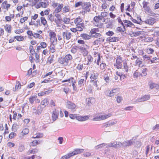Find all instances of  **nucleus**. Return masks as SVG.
<instances>
[{
    "label": "nucleus",
    "instance_id": "obj_1",
    "mask_svg": "<svg viewBox=\"0 0 159 159\" xmlns=\"http://www.w3.org/2000/svg\"><path fill=\"white\" fill-rule=\"evenodd\" d=\"M74 23L78 31H81L83 30V28L84 27V23L83 22L82 18L78 17L74 20Z\"/></svg>",
    "mask_w": 159,
    "mask_h": 159
},
{
    "label": "nucleus",
    "instance_id": "obj_2",
    "mask_svg": "<svg viewBox=\"0 0 159 159\" xmlns=\"http://www.w3.org/2000/svg\"><path fill=\"white\" fill-rule=\"evenodd\" d=\"M111 114L108 113V114H105L103 115L98 114L96 115L93 119L94 121H98L102 120H104L111 116Z\"/></svg>",
    "mask_w": 159,
    "mask_h": 159
},
{
    "label": "nucleus",
    "instance_id": "obj_3",
    "mask_svg": "<svg viewBox=\"0 0 159 159\" xmlns=\"http://www.w3.org/2000/svg\"><path fill=\"white\" fill-rule=\"evenodd\" d=\"M52 6L55 9L53 12L59 13L61 11L63 5L53 1L52 2Z\"/></svg>",
    "mask_w": 159,
    "mask_h": 159
},
{
    "label": "nucleus",
    "instance_id": "obj_4",
    "mask_svg": "<svg viewBox=\"0 0 159 159\" xmlns=\"http://www.w3.org/2000/svg\"><path fill=\"white\" fill-rule=\"evenodd\" d=\"M66 107L68 110L74 112L76 111L77 108L76 105L72 102L67 101L66 102Z\"/></svg>",
    "mask_w": 159,
    "mask_h": 159
},
{
    "label": "nucleus",
    "instance_id": "obj_5",
    "mask_svg": "<svg viewBox=\"0 0 159 159\" xmlns=\"http://www.w3.org/2000/svg\"><path fill=\"white\" fill-rule=\"evenodd\" d=\"M49 5V2L47 0H43L39 1V3L35 5V7L36 8H39L41 7L46 8Z\"/></svg>",
    "mask_w": 159,
    "mask_h": 159
},
{
    "label": "nucleus",
    "instance_id": "obj_6",
    "mask_svg": "<svg viewBox=\"0 0 159 159\" xmlns=\"http://www.w3.org/2000/svg\"><path fill=\"white\" fill-rule=\"evenodd\" d=\"M122 143L120 142L115 141L107 144V148L112 147L115 148H117L122 146Z\"/></svg>",
    "mask_w": 159,
    "mask_h": 159
},
{
    "label": "nucleus",
    "instance_id": "obj_7",
    "mask_svg": "<svg viewBox=\"0 0 159 159\" xmlns=\"http://www.w3.org/2000/svg\"><path fill=\"white\" fill-rule=\"evenodd\" d=\"M78 48L84 56H86L88 55V51L87 50L89 49V47L87 45L84 44L83 46H79Z\"/></svg>",
    "mask_w": 159,
    "mask_h": 159
},
{
    "label": "nucleus",
    "instance_id": "obj_8",
    "mask_svg": "<svg viewBox=\"0 0 159 159\" xmlns=\"http://www.w3.org/2000/svg\"><path fill=\"white\" fill-rule=\"evenodd\" d=\"M119 91V89L116 88L113 89L111 90H107L105 93L109 97H111L114 96L115 93H118Z\"/></svg>",
    "mask_w": 159,
    "mask_h": 159
},
{
    "label": "nucleus",
    "instance_id": "obj_9",
    "mask_svg": "<svg viewBox=\"0 0 159 159\" xmlns=\"http://www.w3.org/2000/svg\"><path fill=\"white\" fill-rule=\"evenodd\" d=\"M62 35L63 39L64 40H69L72 36L71 33L67 30L62 32Z\"/></svg>",
    "mask_w": 159,
    "mask_h": 159
},
{
    "label": "nucleus",
    "instance_id": "obj_10",
    "mask_svg": "<svg viewBox=\"0 0 159 159\" xmlns=\"http://www.w3.org/2000/svg\"><path fill=\"white\" fill-rule=\"evenodd\" d=\"M145 42H151L153 40V38L149 37L147 35L146 36H140V40Z\"/></svg>",
    "mask_w": 159,
    "mask_h": 159
},
{
    "label": "nucleus",
    "instance_id": "obj_11",
    "mask_svg": "<svg viewBox=\"0 0 159 159\" xmlns=\"http://www.w3.org/2000/svg\"><path fill=\"white\" fill-rule=\"evenodd\" d=\"M66 82H69V83H72V86L73 88V90L75 91L76 90V87L75 84L76 83V82H75V80H74L73 78H70L67 80H63L62 81V83Z\"/></svg>",
    "mask_w": 159,
    "mask_h": 159
},
{
    "label": "nucleus",
    "instance_id": "obj_12",
    "mask_svg": "<svg viewBox=\"0 0 159 159\" xmlns=\"http://www.w3.org/2000/svg\"><path fill=\"white\" fill-rule=\"evenodd\" d=\"M122 60L121 57L120 56H118L116 60V66L117 69L120 68L122 67Z\"/></svg>",
    "mask_w": 159,
    "mask_h": 159
},
{
    "label": "nucleus",
    "instance_id": "obj_13",
    "mask_svg": "<svg viewBox=\"0 0 159 159\" xmlns=\"http://www.w3.org/2000/svg\"><path fill=\"white\" fill-rule=\"evenodd\" d=\"M49 36L51 42L53 43L57 41V39L56 37V34L53 32L52 31L49 33Z\"/></svg>",
    "mask_w": 159,
    "mask_h": 159
},
{
    "label": "nucleus",
    "instance_id": "obj_14",
    "mask_svg": "<svg viewBox=\"0 0 159 159\" xmlns=\"http://www.w3.org/2000/svg\"><path fill=\"white\" fill-rule=\"evenodd\" d=\"M65 63V66L68 65L72 59V56L70 54H67L64 57Z\"/></svg>",
    "mask_w": 159,
    "mask_h": 159
},
{
    "label": "nucleus",
    "instance_id": "obj_15",
    "mask_svg": "<svg viewBox=\"0 0 159 159\" xmlns=\"http://www.w3.org/2000/svg\"><path fill=\"white\" fill-rule=\"evenodd\" d=\"M89 118V117L88 116H77L76 117V119L80 121H84L88 120Z\"/></svg>",
    "mask_w": 159,
    "mask_h": 159
},
{
    "label": "nucleus",
    "instance_id": "obj_16",
    "mask_svg": "<svg viewBox=\"0 0 159 159\" xmlns=\"http://www.w3.org/2000/svg\"><path fill=\"white\" fill-rule=\"evenodd\" d=\"M11 5L10 4L8 3L7 1L3 2L2 5V8L3 9L6 10L7 11L10 8Z\"/></svg>",
    "mask_w": 159,
    "mask_h": 159
},
{
    "label": "nucleus",
    "instance_id": "obj_17",
    "mask_svg": "<svg viewBox=\"0 0 159 159\" xmlns=\"http://www.w3.org/2000/svg\"><path fill=\"white\" fill-rule=\"evenodd\" d=\"M29 129L27 128H25L20 133V138L22 139L24 137V135H26L29 133Z\"/></svg>",
    "mask_w": 159,
    "mask_h": 159
},
{
    "label": "nucleus",
    "instance_id": "obj_18",
    "mask_svg": "<svg viewBox=\"0 0 159 159\" xmlns=\"http://www.w3.org/2000/svg\"><path fill=\"white\" fill-rule=\"evenodd\" d=\"M84 150L83 149H76L74 151L70 153L72 156L80 154L83 152Z\"/></svg>",
    "mask_w": 159,
    "mask_h": 159
},
{
    "label": "nucleus",
    "instance_id": "obj_19",
    "mask_svg": "<svg viewBox=\"0 0 159 159\" xmlns=\"http://www.w3.org/2000/svg\"><path fill=\"white\" fill-rule=\"evenodd\" d=\"M58 111L56 110H55L53 111L52 116V118L53 121H55L58 118Z\"/></svg>",
    "mask_w": 159,
    "mask_h": 159
},
{
    "label": "nucleus",
    "instance_id": "obj_20",
    "mask_svg": "<svg viewBox=\"0 0 159 159\" xmlns=\"http://www.w3.org/2000/svg\"><path fill=\"white\" fill-rule=\"evenodd\" d=\"M91 7V5L89 3H84L83 7V9L85 11L89 12L90 11V7Z\"/></svg>",
    "mask_w": 159,
    "mask_h": 159
},
{
    "label": "nucleus",
    "instance_id": "obj_21",
    "mask_svg": "<svg viewBox=\"0 0 159 159\" xmlns=\"http://www.w3.org/2000/svg\"><path fill=\"white\" fill-rule=\"evenodd\" d=\"M156 20L155 18H152L146 20L145 21V22L146 23L152 25L156 22Z\"/></svg>",
    "mask_w": 159,
    "mask_h": 159
},
{
    "label": "nucleus",
    "instance_id": "obj_22",
    "mask_svg": "<svg viewBox=\"0 0 159 159\" xmlns=\"http://www.w3.org/2000/svg\"><path fill=\"white\" fill-rule=\"evenodd\" d=\"M150 96L149 95H145L142 96L140 98V101L144 102L149 100L150 98Z\"/></svg>",
    "mask_w": 159,
    "mask_h": 159
},
{
    "label": "nucleus",
    "instance_id": "obj_23",
    "mask_svg": "<svg viewBox=\"0 0 159 159\" xmlns=\"http://www.w3.org/2000/svg\"><path fill=\"white\" fill-rule=\"evenodd\" d=\"M100 15L101 16L102 18L103 19V20L102 22H105L106 23V19L105 18V17L107 16H108V13L107 12H101Z\"/></svg>",
    "mask_w": 159,
    "mask_h": 159
},
{
    "label": "nucleus",
    "instance_id": "obj_24",
    "mask_svg": "<svg viewBox=\"0 0 159 159\" xmlns=\"http://www.w3.org/2000/svg\"><path fill=\"white\" fill-rule=\"evenodd\" d=\"M94 20L97 23H99L100 21L103 20V19L102 18L101 15L98 16H96L93 18Z\"/></svg>",
    "mask_w": 159,
    "mask_h": 159
},
{
    "label": "nucleus",
    "instance_id": "obj_25",
    "mask_svg": "<svg viewBox=\"0 0 159 159\" xmlns=\"http://www.w3.org/2000/svg\"><path fill=\"white\" fill-rule=\"evenodd\" d=\"M86 101L87 103L90 105L94 102L95 99L93 98H88L86 99Z\"/></svg>",
    "mask_w": 159,
    "mask_h": 159
},
{
    "label": "nucleus",
    "instance_id": "obj_26",
    "mask_svg": "<svg viewBox=\"0 0 159 159\" xmlns=\"http://www.w3.org/2000/svg\"><path fill=\"white\" fill-rule=\"evenodd\" d=\"M98 74L97 72H93L92 73L90 76V78L91 79L96 80L97 79Z\"/></svg>",
    "mask_w": 159,
    "mask_h": 159
},
{
    "label": "nucleus",
    "instance_id": "obj_27",
    "mask_svg": "<svg viewBox=\"0 0 159 159\" xmlns=\"http://www.w3.org/2000/svg\"><path fill=\"white\" fill-rule=\"evenodd\" d=\"M21 85L19 82H17L16 84L15 88H13V90L14 91H16L18 90L19 89L21 88Z\"/></svg>",
    "mask_w": 159,
    "mask_h": 159
},
{
    "label": "nucleus",
    "instance_id": "obj_28",
    "mask_svg": "<svg viewBox=\"0 0 159 159\" xmlns=\"http://www.w3.org/2000/svg\"><path fill=\"white\" fill-rule=\"evenodd\" d=\"M132 143V140H130L129 141H127L124 142L122 143V146L123 147L129 146Z\"/></svg>",
    "mask_w": 159,
    "mask_h": 159
},
{
    "label": "nucleus",
    "instance_id": "obj_29",
    "mask_svg": "<svg viewBox=\"0 0 159 159\" xmlns=\"http://www.w3.org/2000/svg\"><path fill=\"white\" fill-rule=\"evenodd\" d=\"M19 124H17L16 123H14L12 127V130L14 132L16 131L19 128Z\"/></svg>",
    "mask_w": 159,
    "mask_h": 159
},
{
    "label": "nucleus",
    "instance_id": "obj_30",
    "mask_svg": "<svg viewBox=\"0 0 159 159\" xmlns=\"http://www.w3.org/2000/svg\"><path fill=\"white\" fill-rule=\"evenodd\" d=\"M62 9L63 13H66L70 11V8L68 6H66L62 7Z\"/></svg>",
    "mask_w": 159,
    "mask_h": 159
},
{
    "label": "nucleus",
    "instance_id": "obj_31",
    "mask_svg": "<svg viewBox=\"0 0 159 159\" xmlns=\"http://www.w3.org/2000/svg\"><path fill=\"white\" fill-rule=\"evenodd\" d=\"M4 28L8 33H11V26L10 25H6L4 26Z\"/></svg>",
    "mask_w": 159,
    "mask_h": 159
},
{
    "label": "nucleus",
    "instance_id": "obj_32",
    "mask_svg": "<svg viewBox=\"0 0 159 159\" xmlns=\"http://www.w3.org/2000/svg\"><path fill=\"white\" fill-rule=\"evenodd\" d=\"M81 36L83 38V39L86 40L89 39L91 38V36H90L85 34H81Z\"/></svg>",
    "mask_w": 159,
    "mask_h": 159
},
{
    "label": "nucleus",
    "instance_id": "obj_33",
    "mask_svg": "<svg viewBox=\"0 0 159 159\" xmlns=\"http://www.w3.org/2000/svg\"><path fill=\"white\" fill-rule=\"evenodd\" d=\"M37 98V96H31L29 99V101L30 103L33 104L34 101L36 100V98Z\"/></svg>",
    "mask_w": 159,
    "mask_h": 159
},
{
    "label": "nucleus",
    "instance_id": "obj_34",
    "mask_svg": "<svg viewBox=\"0 0 159 159\" xmlns=\"http://www.w3.org/2000/svg\"><path fill=\"white\" fill-rule=\"evenodd\" d=\"M90 82L92 83L93 85L96 88L97 90H99V88L98 87L97 83L98 82V80H91Z\"/></svg>",
    "mask_w": 159,
    "mask_h": 159
},
{
    "label": "nucleus",
    "instance_id": "obj_35",
    "mask_svg": "<svg viewBox=\"0 0 159 159\" xmlns=\"http://www.w3.org/2000/svg\"><path fill=\"white\" fill-rule=\"evenodd\" d=\"M86 82V80H85L84 79H81L78 82V85L79 87H81L84 86V83Z\"/></svg>",
    "mask_w": 159,
    "mask_h": 159
},
{
    "label": "nucleus",
    "instance_id": "obj_36",
    "mask_svg": "<svg viewBox=\"0 0 159 159\" xmlns=\"http://www.w3.org/2000/svg\"><path fill=\"white\" fill-rule=\"evenodd\" d=\"M43 134L40 133H37L36 134L34 135V136L32 138H42L43 137Z\"/></svg>",
    "mask_w": 159,
    "mask_h": 159
},
{
    "label": "nucleus",
    "instance_id": "obj_37",
    "mask_svg": "<svg viewBox=\"0 0 159 159\" xmlns=\"http://www.w3.org/2000/svg\"><path fill=\"white\" fill-rule=\"evenodd\" d=\"M41 23L44 26H48L47 24V21L45 19V18L43 17H41Z\"/></svg>",
    "mask_w": 159,
    "mask_h": 159
},
{
    "label": "nucleus",
    "instance_id": "obj_38",
    "mask_svg": "<svg viewBox=\"0 0 159 159\" xmlns=\"http://www.w3.org/2000/svg\"><path fill=\"white\" fill-rule=\"evenodd\" d=\"M50 52L52 53L55 52L56 51L55 46L53 44H52L50 46Z\"/></svg>",
    "mask_w": 159,
    "mask_h": 159
},
{
    "label": "nucleus",
    "instance_id": "obj_39",
    "mask_svg": "<svg viewBox=\"0 0 159 159\" xmlns=\"http://www.w3.org/2000/svg\"><path fill=\"white\" fill-rule=\"evenodd\" d=\"M55 16L57 18L58 21H60L61 20V15L58 13L53 12Z\"/></svg>",
    "mask_w": 159,
    "mask_h": 159
},
{
    "label": "nucleus",
    "instance_id": "obj_40",
    "mask_svg": "<svg viewBox=\"0 0 159 159\" xmlns=\"http://www.w3.org/2000/svg\"><path fill=\"white\" fill-rule=\"evenodd\" d=\"M71 157L72 156L71 153H69L61 157V159H68Z\"/></svg>",
    "mask_w": 159,
    "mask_h": 159
},
{
    "label": "nucleus",
    "instance_id": "obj_41",
    "mask_svg": "<svg viewBox=\"0 0 159 159\" xmlns=\"http://www.w3.org/2000/svg\"><path fill=\"white\" fill-rule=\"evenodd\" d=\"M139 75V71L138 69L136 70L134 72L133 76L134 78H138Z\"/></svg>",
    "mask_w": 159,
    "mask_h": 159
},
{
    "label": "nucleus",
    "instance_id": "obj_42",
    "mask_svg": "<svg viewBox=\"0 0 159 159\" xmlns=\"http://www.w3.org/2000/svg\"><path fill=\"white\" fill-rule=\"evenodd\" d=\"M58 61L60 64H63L64 66H65V63L64 60V57H60L58 59Z\"/></svg>",
    "mask_w": 159,
    "mask_h": 159
},
{
    "label": "nucleus",
    "instance_id": "obj_43",
    "mask_svg": "<svg viewBox=\"0 0 159 159\" xmlns=\"http://www.w3.org/2000/svg\"><path fill=\"white\" fill-rule=\"evenodd\" d=\"M87 59L88 60V62L87 65H89L92 62L93 58L90 55H89L87 57Z\"/></svg>",
    "mask_w": 159,
    "mask_h": 159
},
{
    "label": "nucleus",
    "instance_id": "obj_44",
    "mask_svg": "<svg viewBox=\"0 0 159 159\" xmlns=\"http://www.w3.org/2000/svg\"><path fill=\"white\" fill-rule=\"evenodd\" d=\"M38 144V141L36 140H35L34 141H33L32 142L30 143V146L34 147L37 145Z\"/></svg>",
    "mask_w": 159,
    "mask_h": 159
},
{
    "label": "nucleus",
    "instance_id": "obj_45",
    "mask_svg": "<svg viewBox=\"0 0 159 159\" xmlns=\"http://www.w3.org/2000/svg\"><path fill=\"white\" fill-rule=\"evenodd\" d=\"M62 20L65 24H68L70 22V19L68 18L64 17L63 18Z\"/></svg>",
    "mask_w": 159,
    "mask_h": 159
},
{
    "label": "nucleus",
    "instance_id": "obj_46",
    "mask_svg": "<svg viewBox=\"0 0 159 159\" xmlns=\"http://www.w3.org/2000/svg\"><path fill=\"white\" fill-rule=\"evenodd\" d=\"M14 38L19 41H22L24 40V38L23 36H15Z\"/></svg>",
    "mask_w": 159,
    "mask_h": 159
},
{
    "label": "nucleus",
    "instance_id": "obj_47",
    "mask_svg": "<svg viewBox=\"0 0 159 159\" xmlns=\"http://www.w3.org/2000/svg\"><path fill=\"white\" fill-rule=\"evenodd\" d=\"M48 103V100L47 99L45 98L41 102V104L43 105H47Z\"/></svg>",
    "mask_w": 159,
    "mask_h": 159
},
{
    "label": "nucleus",
    "instance_id": "obj_48",
    "mask_svg": "<svg viewBox=\"0 0 159 159\" xmlns=\"http://www.w3.org/2000/svg\"><path fill=\"white\" fill-rule=\"evenodd\" d=\"M28 19V17L25 16L21 18L20 20V22L22 23L26 21Z\"/></svg>",
    "mask_w": 159,
    "mask_h": 159
},
{
    "label": "nucleus",
    "instance_id": "obj_49",
    "mask_svg": "<svg viewBox=\"0 0 159 159\" xmlns=\"http://www.w3.org/2000/svg\"><path fill=\"white\" fill-rule=\"evenodd\" d=\"M38 150L37 149H34L32 150H30L29 151L28 153L29 154L31 153H35L38 152Z\"/></svg>",
    "mask_w": 159,
    "mask_h": 159
},
{
    "label": "nucleus",
    "instance_id": "obj_50",
    "mask_svg": "<svg viewBox=\"0 0 159 159\" xmlns=\"http://www.w3.org/2000/svg\"><path fill=\"white\" fill-rule=\"evenodd\" d=\"M146 70V68H144L142 70V73L140 74L141 76H144L147 75Z\"/></svg>",
    "mask_w": 159,
    "mask_h": 159
},
{
    "label": "nucleus",
    "instance_id": "obj_51",
    "mask_svg": "<svg viewBox=\"0 0 159 159\" xmlns=\"http://www.w3.org/2000/svg\"><path fill=\"white\" fill-rule=\"evenodd\" d=\"M107 144H106L105 143H102L96 146L95 147V148L96 149H98L99 148H101L105 146H106V147H107Z\"/></svg>",
    "mask_w": 159,
    "mask_h": 159
},
{
    "label": "nucleus",
    "instance_id": "obj_52",
    "mask_svg": "<svg viewBox=\"0 0 159 159\" xmlns=\"http://www.w3.org/2000/svg\"><path fill=\"white\" fill-rule=\"evenodd\" d=\"M48 20L51 22H52L54 20V17L52 14H51L48 16Z\"/></svg>",
    "mask_w": 159,
    "mask_h": 159
},
{
    "label": "nucleus",
    "instance_id": "obj_53",
    "mask_svg": "<svg viewBox=\"0 0 159 159\" xmlns=\"http://www.w3.org/2000/svg\"><path fill=\"white\" fill-rule=\"evenodd\" d=\"M143 7L144 8L145 10L146 11V13L147 14L148 12H149V11H151V10L150 9L149 7H147L145 5H143Z\"/></svg>",
    "mask_w": 159,
    "mask_h": 159
},
{
    "label": "nucleus",
    "instance_id": "obj_54",
    "mask_svg": "<svg viewBox=\"0 0 159 159\" xmlns=\"http://www.w3.org/2000/svg\"><path fill=\"white\" fill-rule=\"evenodd\" d=\"M83 3L82 2H79L76 3L75 4V7H78L80 6H83Z\"/></svg>",
    "mask_w": 159,
    "mask_h": 159
},
{
    "label": "nucleus",
    "instance_id": "obj_55",
    "mask_svg": "<svg viewBox=\"0 0 159 159\" xmlns=\"http://www.w3.org/2000/svg\"><path fill=\"white\" fill-rule=\"evenodd\" d=\"M118 39L116 37H112L110 38L109 39V41L110 42H116L118 41Z\"/></svg>",
    "mask_w": 159,
    "mask_h": 159
},
{
    "label": "nucleus",
    "instance_id": "obj_56",
    "mask_svg": "<svg viewBox=\"0 0 159 159\" xmlns=\"http://www.w3.org/2000/svg\"><path fill=\"white\" fill-rule=\"evenodd\" d=\"M7 146L8 147L11 148L12 147H14L15 146V144L11 142H9L7 143Z\"/></svg>",
    "mask_w": 159,
    "mask_h": 159
},
{
    "label": "nucleus",
    "instance_id": "obj_57",
    "mask_svg": "<svg viewBox=\"0 0 159 159\" xmlns=\"http://www.w3.org/2000/svg\"><path fill=\"white\" fill-rule=\"evenodd\" d=\"M146 52L148 54H152L154 52V50L151 48H148L146 50Z\"/></svg>",
    "mask_w": 159,
    "mask_h": 159
},
{
    "label": "nucleus",
    "instance_id": "obj_58",
    "mask_svg": "<svg viewBox=\"0 0 159 159\" xmlns=\"http://www.w3.org/2000/svg\"><path fill=\"white\" fill-rule=\"evenodd\" d=\"M40 44L41 48H46L47 46V44L45 42H41Z\"/></svg>",
    "mask_w": 159,
    "mask_h": 159
},
{
    "label": "nucleus",
    "instance_id": "obj_59",
    "mask_svg": "<svg viewBox=\"0 0 159 159\" xmlns=\"http://www.w3.org/2000/svg\"><path fill=\"white\" fill-rule=\"evenodd\" d=\"M132 33L130 34L132 36H134L136 37L138 36L139 35V33L138 32H132Z\"/></svg>",
    "mask_w": 159,
    "mask_h": 159
},
{
    "label": "nucleus",
    "instance_id": "obj_60",
    "mask_svg": "<svg viewBox=\"0 0 159 159\" xmlns=\"http://www.w3.org/2000/svg\"><path fill=\"white\" fill-rule=\"evenodd\" d=\"M83 68V65L80 64H78V65L76 67L77 69L79 70H82Z\"/></svg>",
    "mask_w": 159,
    "mask_h": 159
},
{
    "label": "nucleus",
    "instance_id": "obj_61",
    "mask_svg": "<svg viewBox=\"0 0 159 159\" xmlns=\"http://www.w3.org/2000/svg\"><path fill=\"white\" fill-rule=\"evenodd\" d=\"M16 135V134L15 133L11 132L9 135V137L10 139L13 138Z\"/></svg>",
    "mask_w": 159,
    "mask_h": 159
},
{
    "label": "nucleus",
    "instance_id": "obj_62",
    "mask_svg": "<svg viewBox=\"0 0 159 159\" xmlns=\"http://www.w3.org/2000/svg\"><path fill=\"white\" fill-rule=\"evenodd\" d=\"M122 99V97L120 96H117L116 98V101L118 103H120L121 102Z\"/></svg>",
    "mask_w": 159,
    "mask_h": 159
},
{
    "label": "nucleus",
    "instance_id": "obj_63",
    "mask_svg": "<svg viewBox=\"0 0 159 159\" xmlns=\"http://www.w3.org/2000/svg\"><path fill=\"white\" fill-rule=\"evenodd\" d=\"M33 36L35 38H39V39L41 38L40 37V35H39V34L36 33H33Z\"/></svg>",
    "mask_w": 159,
    "mask_h": 159
},
{
    "label": "nucleus",
    "instance_id": "obj_64",
    "mask_svg": "<svg viewBox=\"0 0 159 159\" xmlns=\"http://www.w3.org/2000/svg\"><path fill=\"white\" fill-rule=\"evenodd\" d=\"M77 116L76 114H70L69 115V117L71 119H74L75 118L76 119V117Z\"/></svg>",
    "mask_w": 159,
    "mask_h": 159
}]
</instances>
